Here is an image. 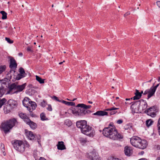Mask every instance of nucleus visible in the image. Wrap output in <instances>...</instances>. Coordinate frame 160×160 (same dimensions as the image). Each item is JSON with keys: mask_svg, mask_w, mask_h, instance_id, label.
Wrapping results in <instances>:
<instances>
[{"mask_svg": "<svg viewBox=\"0 0 160 160\" xmlns=\"http://www.w3.org/2000/svg\"><path fill=\"white\" fill-rule=\"evenodd\" d=\"M4 93V90L2 86V83L0 81V97H2Z\"/></svg>", "mask_w": 160, "mask_h": 160, "instance_id": "nucleus-29", "label": "nucleus"}, {"mask_svg": "<svg viewBox=\"0 0 160 160\" xmlns=\"http://www.w3.org/2000/svg\"><path fill=\"white\" fill-rule=\"evenodd\" d=\"M36 80L38 81L40 83L42 84L44 83V79H42L40 77L38 76H36Z\"/></svg>", "mask_w": 160, "mask_h": 160, "instance_id": "nucleus-32", "label": "nucleus"}, {"mask_svg": "<svg viewBox=\"0 0 160 160\" xmlns=\"http://www.w3.org/2000/svg\"><path fill=\"white\" fill-rule=\"evenodd\" d=\"M39 160H47L45 158H43L42 157H41L40 159Z\"/></svg>", "mask_w": 160, "mask_h": 160, "instance_id": "nucleus-55", "label": "nucleus"}, {"mask_svg": "<svg viewBox=\"0 0 160 160\" xmlns=\"http://www.w3.org/2000/svg\"><path fill=\"white\" fill-rule=\"evenodd\" d=\"M7 100L5 98H3L0 100V108L6 102Z\"/></svg>", "mask_w": 160, "mask_h": 160, "instance_id": "nucleus-36", "label": "nucleus"}, {"mask_svg": "<svg viewBox=\"0 0 160 160\" xmlns=\"http://www.w3.org/2000/svg\"><path fill=\"white\" fill-rule=\"evenodd\" d=\"M141 105H143L142 108V110H145L147 107L148 105L145 100L141 99Z\"/></svg>", "mask_w": 160, "mask_h": 160, "instance_id": "nucleus-27", "label": "nucleus"}, {"mask_svg": "<svg viewBox=\"0 0 160 160\" xmlns=\"http://www.w3.org/2000/svg\"><path fill=\"white\" fill-rule=\"evenodd\" d=\"M135 96L133 97V100L139 99L141 97V93L139 92L138 90L136 89V92L135 93Z\"/></svg>", "mask_w": 160, "mask_h": 160, "instance_id": "nucleus-26", "label": "nucleus"}, {"mask_svg": "<svg viewBox=\"0 0 160 160\" xmlns=\"http://www.w3.org/2000/svg\"><path fill=\"white\" fill-rule=\"evenodd\" d=\"M26 123L29 125L30 127L32 129H36L37 127L36 123L31 120L30 119L27 121Z\"/></svg>", "mask_w": 160, "mask_h": 160, "instance_id": "nucleus-20", "label": "nucleus"}, {"mask_svg": "<svg viewBox=\"0 0 160 160\" xmlns=\"http://www.w3.org/2000/svg\"><path fill=\"white\" fill-rule=\"evenodd\" d=\"M57 146L58 149V150H63L66 149L65 146L63 141L58 142Z\"/></svg>", "mask_w": 160, "mask_h": 160, "instance_id": "nucleus-25", "label": "nucleus"}, {"mask_svg": "<svg viewBox=\"0 0 160 160\" xmlns=\"http://www.w3.org/2000/svg\"><path fill=\"white\" fill-rule=\"evenodd\" d=\"M27 50L28 51H32L31 48L29 47H28L27 48Z\"/></svg>", "mask_w": 160, "mask_h": 160, "instance_id": "nucleus-53", "label": "nucleus"}, {"mask_svg": "<svg viewBox=\"0 0 160 160\" xmlns=\"http://www.w3.org/2000/svg\"><path fill=\"white\" fill-rule=\"evenodd\" d=\"M47 103L45 100H43L42 102H41L40 103L41 106L43 107H44L46 106Z\"/></svg>", "mask_w": 160, "mask_h": 160, "instance_id": "nucleus-40", "label": "nucleus"}, {"mask_svg": "<svg viewBox=\"0 0 160 160\" xmlns=\"http://www.w3.org/2000/svg\"><path fill=\"white\" fill-rule=\"evenodd\" d=\"M88 102L89 103L92 104L93 103L92 102V101H89Z\"/></svg>", "mask_w": 160, "mask_h": 160, "instance_id": "nucleus-62", "label": "nucleus"}, {"mask_svg": "<svg viewBox=\"0 0 160 160\" xmlns=\"http://www.w3.org/2000/svg\"><path fill=\"white\" fill-rule=\"evenodd\" d=\"M92 127L89 125L86 124V126L84 128L81 130V132L83 134L91 136L92 134H91Z\"/></svg>", "mask_w": 160, "mask_h": 160, "instance_id": "nucleus-10", "label": "nucleus"}, {"mask_svg": "<svg viewBox=\"0 0 160 160\" xmlns=\"http://www.w3.org/2000/svg\"><path fill=\"white\" fill-rule=\"evenodd\" d=\"M25 145V147L29 148L30 146L29 144L27 142H26L25 144H24Z\"/></svg>", "mask_w": 160, "mask_h": 160, "instance_id": "nucleus-46", "label": "nucleus"}, {"mask_svg": "<svg viewBox=\"0 0 160 160\" xmlns=\"http://www.w3.org/2000/svg\"><path fill=\"white\" fill-rule=\"evenodd\" d=\"M140 141H141V138L139 137L134 136L131 138L130 142L133 146L138 148Z\"/></svg>", "mask_w": 160, "mask_h": 160, "instance_id": "nucleus-9", "label": "nucleus"}, {"mask_svg": "<svg viewBox=\"0 0 160 160\" xmlns=\"http://www.w3.org/2000/svg\"><path fill=\"white\" fill-rule=\"evenodd\" d=\"M138 160H148L147 159H146V158H142L140 159H139Z\"/></svg>", "mask_w": 160, "mask_h": 160, "instance_id": "nucleus-58", "label": "nucleus"}, {"mask_svg": "<svg viewBox=\"0 0 160 160\" xmlns=\"http://www.w3.org/2000/svg\"><path fill=\"white\" fill-rule=\"evenodd\" d=\"M6 68V67L5 65L1 66L0 67V74L5 70Z\"/></svg>", "mask_w": 160, "mask_h": 160, "instance_id": "nucleus-37", "label": "nucleus"}, {"mask_svg": "<svg viewBox=\"0 0 160 160\" xmlns=\"http://www.w3.org/2000/svg\"><path fill=\"white\" fill-rule=\"evenodd\" d=\"M17 67V64L16 61L13 58L10 59L9 67L11 69H15Z\"/></svg>", "mask_w": 160, "mask_h": 160, "instance_id": "nucleus-17", "label": "nucleus"}, {"mask_svg": "<svg viewBox=\"0 0 160 160\" xmlns=\"http://www.w3.org/2000/svg\"><path fill=\"white\" fill-rule=\"evenodd\" d=\"M157 4L158 7L160 8V1H158L157 2Z\"/></svg>", "mask_w": 160, "mask_h": 160, "instance_id": "nucleus-48", "label": "nucleus"}, {"mask_svg": "<svg viewBox=\"0 0 160 160\" xmlns=\"http://www.w3.org/2000/svg\"><path fill=\"white\" fill-rule=\"evenodd\" d=\"M40 118L41 120L42 121H44L46 120L45 115L43 113H42L41 114Z\"/></svg>", "mask_w": 160, "mask_h": 160, "instance_id": "nucleus-38", "label": "nucleus"}, {"mask_svg": "<svg viewBox=\"0 0 160 160\" xmlns=\"http://www.w3.org/2000/svg\"><path fill=\"white\" fill-rule=\"evenodd\" d=\"M130 12H128L124 15V17H126V16H127L128 15H129L130 14Z\"/></svg>", "mask_w": 160, "mask_h": 160, "instance_id": "nucleus-47", "label": "nucleus"}, {"mask_svg": "<svg viewBox=\"0 0 160 160\" xmlns=\"http://www.w3.org/2000/svg\"><path fill=\"white\" fill-rule=\"evenodd\" d=\"M0 13L2 15V19H5L7 18V13L5 11H2L0 12Z\"/></svg>", "mask_w": 160, "mask_h": 160, "instance_id": "nucleus-33", "label": "nucleus"}, {"mask_svg": "<svg viewBox=\"0 0 160 160\" xmlns=\"http://www.w3.org/2000/svg\"><path fill=\"white\" fill-rule=\"evenodd\" d=\"M158 131L159 132V134L160 135V127H158Z\"/></svg>", "mask_w": 160, "mask_h": 160, "instance_id": "nucleus-56", "label": "nucleus"}, {"mask_svg": "<svg viewBox=\"0 0 160 160\" xmlns=\"http://www.w3.org/2000/svg\"><path fill=\"white\" fill-rule=\"evenodd\" d=\"M62 102L63 103H64L65 104L68 106H72L75 105V103L73 102H68L64 100H62Z\"/></svg>", "mask_w": 160, "mask_h": 160, "instance_id": "nucleus-30", "label": "nucleus"}, {"mask_svg": "<svg viewBox=\"0 0 160 160\" xmlns=\"http://www.w3.org/2000/svg\"><path fill=\"white\" fill-rule=\"evenodd\" d=\"M116 129L115 127L113 126L112 128L109 127L105 128L103 130L102 133L105 136L111 139V136H113Z\"/></svg>", "mask_w": 160, "mask_h": 160, "instance_id": "nucleus-6", "label": "nucleus"}, {"mask_svg": "<svg viewBox=\"0 0 160 160\" xmlns=\"http://www.w3.org/2000/svg\"><path fill=\"white\" fill-rule=\"evenodd\" d=\"M123 120L122 119H119L117 121V123L118 124H121L123 122Z\"/></svg>", "mask_w": 160, "mask_h": 160, "instance_id": "nucleus-44", "label": "nucleus"}, {"mask_svg": "<svg viewBox=\"0 0 160 160\" xmlns=\"http://www.w3.org/2000/svg\"><path fill=\"white\" fill-rule=\"evenodd\" d=\"M158 82L160 81V77H158Z\"/></svg>", "mask_w": 160, "mask_h": 160, "instance_id": "nucleus-63", "label": "nucleus"}, {"mask_svg": "<svg viewBox=\"0 0 160 160\" xmlns=\"http://www.w3.org/2000/svg\"><path fill=\"white\" fill-rule=\"evenodd\" d=\"M11 143L14 148L17 151L23 152L25 150L24 143L21 141L17 140H12Z\"/></svg>", "mask_w": 160, "mask_h": 160, "instance_id": "nucleus-4", "label": "nucleus"}, {"mask_svg": "<svg viewBox=\"0 0 160 160\" xmlns=\"http://www.w3.org/2000/svg\"><path fill=\"white\" fill-rule=\"evenodd\" d=\"M18 115L21 118L23 119L25 122H26L29 119L25 113L20 112L18 113Z\"/></svg>", "mask_w": 160, "mask_h": 160, "instance_id": "nucleus-24", "label": "nucleus"}, {"mask_svg": "<svg viewBox=\"0 0 160 160\" xmlns=\"http://www.w3.org/2000/svg\"><path fill=\"white\" fill-rule=\"evenodd\" d=\"M156 160H160V155H158Z\"/></svg>", "mask_w": 160, "mask_h": 160, "instance_id": "nucleus-51", "label": "nucleus"}, {"mask_svg": "<svg viewBox=\"0 0 160 160\" xmlns=\"http://www.w3.org/2000/svg\"><path fill=\"white\" fill-rule=\"evenodd\" d=\"M87 157L91 160H99L98 154L94 151H92V152L88 153Z\"/></svg>", "mask_w": 160, "mask_h": 160, "instance_id": "nucleus-12", "label": "nucleus"}, {"mask_svg": "<svg viewBox=\"0 0 160 160\" xmlns=\"http://www.w3.org/2000/svg\"><path fill=\"white\" fill-rule=\"evenodd\" d=\"M18 123L17 119L13 118L2 122L1 127L4 133H7L10 131V130L17 125Z\"/></svg>", "mask_w": 160, "mask_h": 160, "instance_id": "nucleus-2", "label": "nucleus"}, {"mask_svg": "<svg viewBox=\"0 0 160 160\" xmlns=\"http://www.w3.org/2000/svg\"><path fill=\"white\" fill-rule=\"evenodd\" d=\"M31 101V99L28 98H25L22 101L23 106L28 108L29 105Z\"/></svg>", "mask_w": 160, "mask_h": 160, "instance_id": "nucleus-23", "label": "nucleus"}, {"mask_svg": "<svg viewBox=\"0 0 160 160\" xmlns=\"http://www.w3.org/2000/svg\"><path fill=\"white\" fill-rule=\"evenodd\" d=\"M118 109V108L112 107V108L107 109L105 110V111H109V112H108L105 111H98L94 113L93 115L98 116H104L105 115H108V113H109V115H111L116 113L117 112L116 111V110Z\"/></svg>", "mask_w": 160, "mask_h": 160, "instance_id": "nucleus-5", "label": "nucleus"}, {"mask_svg": "<svg viewBox=\"0 0 160 160\" xmlns=\"http://www.w3.org/2000/svg\"><path fill=\"white\" fill-rule=\"evenodd\" d=\"M125 103L129 104L132 103L131 108L132 109V111L135 113H138L139 110L141 109V106H140L141 105V100L132 102H126Z\"/></svg>", "mask_w": 160, "mask_h": 160, "instance_id": "nucleus-7", "label": "nucleus"}, {"mask_svg": "<svg viewBox=\"0 0 160 160\" xmlns=\"http://www.w3.org/2000/svg\"><path fill=\"white\" fill-rule=\"evenodd\" d=\"M52 98L53 99H54V100H56V101H57L59 102H61V101L59 100V99H58V97H57L56 96H53L52 97Z\"/></svg>", "mask_w": 160, "mask_h": 160, "instance_id": "nucleus-42", "label": "nucleus"}, {"mask_svg": "<svg viewBox=\"0 0 160 160\" xmlns=\"http://www.w3.org/2000/svg\"><path fill=\"white\" fill-rule=\"evenodd\" d=\"M157 148L158 150H160V145H158L157 147Z\"/></svg>", "mask_w": 160, "mask_h": 160, "instance_id": "nucleus-57", "label": "nucleus"}, {"mask_svg": "<svg viewBox=\"0 0 160 160\" xmlns=\"http://www.w3.org/2000/svg\"><path fill=\"white\" fill-rule=\"evenodd\" d=\"M158 111L156 106H154L146 110L147 114L152 117L153 118L156 116V112Z\"/></svg>", "mask_w": 160, "mask_h": 160, "instance_id": "nucleus-8", "label": "nucleus"}, {"mask_svg": "<svg viewBox=\"0 0 160 160\" xmlns=\"http://www.w3.org/2000/svg\"><path fill=\"white\" fill-rule=\"evenodd\" d=\"M124 128L126 130H130L132 128V126L131 124L129 123L126 125L124 126Z\"/></svg>", "mask_w": 160, "mask_h": 160, "instance_id": "nucleus-35", "label": "nucleus"}, {"mask_svg": "<svg viewBox=\"0 0 160 160\" xmlns=\"http://www.w3.org/2000/svg\"><path fill=\"white\" fill-rule=\"evenodd\" d=\"M126 100L127 101H131L132 100V98H126Z\"/></svg>", "mask_w": 160, "mask_h": 160, "instance_id": "nucleus-52", "label": "nucleus"}, {"mask_svg": "<svg viewBox=\"0 0 160 160\" xmlns=\"http://www.w3.org/2000/svg\"><path fill=\"white\" fill-rule=\"evenodd\" d=\"M155 92V91L151 87L150 89L146 90L143 94L146 95L148 94L147 99H148L154 94Z\"/></svg>", "mask_w": 160, "mask_h": 160, "instance_id": "nucleus-14", "label": "nucleus"}, {"mask_svg": "<svg viewBox=\"0 0 160 160\" xmlns=\"http://www.w3.org/2000/svg\"><path fill=\"white\" fill-rule=\"evenodd\" d=\"M30 115L32 117H34V115L33 114H32V113H30Z\"/></svg>", "mask_w": 160, "mask_h": 160, "instance_id": "nucleus-60", "label": "nucleus"}, {"mask_svg": "<svg viewBox=\"0 0 160 160\" xmlns=\"http://www.w3.org/2000/svg\"><path fill=\"white\" fill-rule=\"evenodd\" d=\"M158 127H160V118L158 121Z\"/></svg>", "mask_w": 160, "mask_h": 160, "instance_id": "nucleus-49", "label": "nucleus"}, {"mask_svg": "<svg viewBox=\"0 0 160 160\" xmlns=\"http://www.w3.org/2000/svg\"><path fill=\"white\" fill-rule=\"evenodd\" d=\"M87 122L85 120H81L78 121L76 122V126L78 128L81 129V131L86 126Z\"/></svg>", "mask_w": 160, "mask_h": 160, "instance_id": "nucleus-15", "label": "nucleus"}, {"mask_svg": "<svg viewBox=\"0 0 160 160\" xmlns=\"http://www.w3.org/2000/svg\"><path fill=\"white\" fill-rule=\"evenodd\" d=\"M63 63V62H61L59 63V64L61 65Z\"/></svg>", "mask_w": 160, "mask_h": 160, "instance_id": "nucleus-64", "label": "nucleus"}, {"mask_svg": "<svg viewBox=\"0 0 160 160\" xmlns=\"http://www.w3.org/2000/svg\"><path fill=\"white\" fill-rule=\"evenodd\" d=\"M152 78L149 81L146 82H151V81H152Z\"/></svg>", "mask_w": 160, "mask_h": 160, "instance_id": "nucleus-61", "label": "nucleus"}, {"mask_svg": "<svg viewBox=\"0 0 160 160\" xmlns=\"http://www.w3.org/2000/svg\"><path fill=\"white\" fill-rule=\"evenodd\" d=\"M19 72L20 73L18 74L16 78V79L17 80H20L22 78L26 77L27 75V74L25 73L24 69L22 68H20Z\"/></svg>", "mask_w": 160, "mask_h": 160, "instance_id": "nucleus-11", "label": "nucleus"}, {"mask_svg": "<svg viewBox=\"0 0 160 160\" xmlns=\"http://www.w3.org/2000/svg\"><path fill=\"white\" fill-rule=\"evenodd\" d=\"M111 136V139L114 140L122 139L123 138V134L122 133L118 132L116 129L115 131L113 136L112 135Z\"/></svg>", "mask_w": 160, "mask_h": 160, "instance_id": "nucleus-13", "label": "nucleus"}, {"mask_svg": "<svg viewBox=\"0 0 160 160\" xmlns=\"http://www.w3.org/2000/svg\"><path fill=\"white\" fill-rule=\"evenodd\" d=\"M65 123L66 124L68 127L71 126L72 124V122L68 120H66Z\"/></svg>", "mask_w": 160, "mask_h": 160, "instance_id": "nucleus-39", "label": "nucleus"}, {"mask_svg": "<svg viewBox=\"0 0 160 160\" xmlns=\"http://www.w3.org/2000/svg\"><path fill=\"white\" fill-rule=\"evenodd\" d=\"M113 126L115 127L113 125V123L111 122L109 124L108 127H110L111 128H112V127Z\"/></svg>", "mask_w": 160, "mask_h": 160, "instance_id": "nucleus-50", "label": "nucleus"}, {"mask_svg": "<svg viewBox=\"0 0 160 160\" xmlns=\"http://www.w3.org/2000/svg\"><path fill=\"white\" fill-rule=\"evenodd\" d=\"M159 83H158V84H157L156 86H154V87H153V86H152V87H151L152 88V89H154V91H156V89L157 88V87L159 86Z\"/></svg>", "mask_w": 160, "mask_h": 160, "instance_id": "nucleus-43", "label": "nucleus"}, {"mask_svg": "<svg viewBox=\"0 0 160 160\" xmlns=\"http://www.w3.org/2000/svg\"><path fill=\"white\" fill-rule=\"evenodd\" d=\"M26 85V83L22 85H18L15 83H13L8 86V90L7 93L11 94L17 93L22 91L25 88Z\"/></svg>", "mask_w": 160, "mask_h": 160, "instance_id": "nucleus-3", "label": "nucleus"}, {"mask_svg": "<svg viewBox=\"0 0 160 160\" xmlns=\"http://www.w3.org/2000/svg\"><path fill=\"white\" fill-rule=\"evenodd\" d=\"M139 146L138 148L142 149H145L148 145L147 142L146 140L144 139H141V141L139 143Z\"/></svg>", "mask_w": 160, "mask_h": 160, "instance_id": "nucleus-16", "label": "nucleus"}, {"mask_svg": "<svg viewBox=\"0 0 160 160\" xmlns=\"http://www.w3.org/2000/svg\"><path fill=\"white\" fill-rule=\"evenodd\" d=\"M40 135H38V140H39V139H40Z\"/></svg>", "mask_w": 160, "mask_h": 160, "instance_id": "nucleus-59", "label": "nucleus"}, {"mask_svg": "<svg viewBox=\"0 0 160 160\" xmlns=\"http://www.w3.org/2000/svg\"><path fill=\"white\" fill-rule=\"evenodd\" d=\"M79 140L80 143H81L82 145L84 144L87 142V140L85 138H80Z\"/></svg>", "mask_w": 160, "mask_h": 160, "instance_id": "nucleus-34", "label": "nucleus"}, {"mask_svg": "<svg viewBox=\"0 0 160 160\" xmlns=\"http://www.w3.org/2000/svg\"><path fill=\"white\" fill-rule=\"evenodd\" d=\"M47 109L49 111H52V107L50 105H48V108H47Z\"/></svg>", "mask_w": 160, "mask_h": 160, "instance_id": "nucleus-45", "label": "nucleus"}, {"mask_svg": "<svg viewBox=\"0 0 160 160\" xmlns=\"http://www.w3.org/2000/svg\"><path fill=\"white\" fill-rule=\"evenodd\" d=\"M12 109L8 105L6 106H4L3 110L5 113L7 114L9 113Z\"/></svg>", "mask_w": 160, "mask_h": 160, "instance_id": "nucleus-28", "label": "nucleus"}, {"mask_svg": "<svg viewBox=\"0 0 160 160\" xmlns=\"http://www.w3.org/2000/svg\"><path fill=\"white\" fill-rule=\"evenodd\" d=\"M26 135L30 140H34L36 138V136L33 133L30 131L26 132Z\"/></svg>", "mask_w": 160, "mask_h": 160, "instance_id": "nucleus-22", "label": "nucleus"}, {"mask_svg": "<svg viewBox=\"0 0 160 160\" xmlns=\"http://www.w3.org/2000/svg\"><path fill=\"white\" fill-rule=\"evenodd\" d=\"M37 107L36 103L32 101H31L28 108L27 109L30 112H32V111L35 109Z\"/></svg>", "mask_w": 160, "mask_h": 160, "instance_id": "nucleus-18", "label": "nucleus"}, {"mask_svg": "<svg viewBox=\"0 0 160 160\" xmlns=\"http://www.w3.org/2000/svg\"><path fill=\"white\" fill-rule=\"evenodd\" d=\"M8 105L12 109L16 107L17 105V102L13 100L10 99L8 102Z\"/></svg>", "mask_w": 160, "mask_h": 160, "instance_id": "nucleus-21", "label": "nucleus"}, {"mask_svg": "<svg viewBox=\"0 0 160 160\" xmlns=\"http://www.w3.org/2000/svg\"><path fill=\"white\" fill-rule=\"evenodd\" d=\"M153 121L151 119L147 120L146 121V125L147 127H149L152 125Z\"/></svg>", "mask_w": 160, "mask_h": 160, "instance_id": "nucleus-31", "label": "nucleus"}, {"mask_svg": "<svg viewBox=\"0 0 160 160\" xmlns=\"http://www.w3.org/2000/svg\"><path fill=\"white\" fill-rule=\"evenodd\" d=\"M5 40L7 42L9 43H12L13 42V41L10 39L8 38H5Z\"/></svg>", "mask_w": 160, "mask_h": 160, "instance_id": "nucleus-41", "label": "nucleus"}, {"mask_svg": "<svg viewBox=\"0 0 160 160\" xmlns=\"http://www.w3.org/2000/svg\"><path fill=\"white\" fill-rule=\"evenodd\" d=\"M124 152L125 155L130 156L132 153V150L130 147L126 146L124 147Z\"/></svg>", "mask_w": 160, "mask_h": 160, "instance_id": "nucleus-19", "label": "nucleus"}, {"mask_svg": "<svg viewBox=\"0 0 160 160\" xmlns=\"http://www.w3.org/2000/svg\"><path fill=\"white\" fill-rule=\"evenodd\" d=\"M18 56H20L22 57V56L23 54H22V53L20 52V53H18Z\"/></svg>", "mask_w": 160, "mask_h": 160, "instance_id": "nucleus-54", "label": "nucleus"}, {"mask_svg": "<svg viewBox=\"0 0 160 160\" xmlns=\"http://www.w3.org/2000/svg\"><path fill=\"white\" fill-rule=\"evenodd\" d=\"M91 107V105L84 104H79L71 110L72 113L76 116H83L91 113V111L87 109Z\"/></svg>", "mask_w": 160, "mask_h": 160, "instance_id": "nucleus-1", "label": "nucleus"}]
</instances>
